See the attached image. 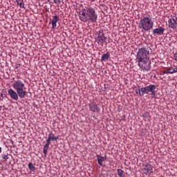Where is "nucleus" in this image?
I'll use <instances>...</instances> for the list:
<instances>
[{"label":"nucleus","instance_id":"nucleus-12","mask_svg":"<svg viewBox=\"0 0 177 177\" xmlns=\"http://www.w3.org/2000/svg\"><path fill=\"white\" fill-rule=\"evenodd\" d=\"M59 16L55 15L53 17V20L51 21L52 27L51 28L55 29L56 28L57 22L59 21Z\"/></svg>","mask_w":177,"mask_h":177},{"label":"nucleus","instance_id":"nucleus-27","mask_svg":"<svg viewBox=\"0 0 177 177\" xmlns=\"http://www.w3.org/2000/svg\"><path fill=\"white\" fill-rule=\"evenodd\" d=\"M1 97H6V94L1 93Z\"/></svg>","mask_w":177,"mask_h":177},{"label":"nucleus","instance_id":"nucleus-16","mask_svg":"<svg viewBox=\"0 0 177 177\" xmlns=\"http://www.w3.org/2000/svg\"><path fill=\"white\" fill-rule=\"evenodd\" d=\"M117 173L119 177H125V175L124 174V170L121 169H118Z\"/></svg>","mask_w":177,"mask_h":177},{"label":"nucleus","instance_id":"nucleus-9","mask_svg":"<svg viewBox=\"0 0 177 177\" xmlns=\"http://www.w3.org/2000/svg\"><path fill=\"white\" fill-rule=\"evenodd\" d=\"M106 39L107 37L104 36V33L103 32H100L96 37V41L97 42L98 45H100V44L103 45V44L106 42Z\"/></svg>","mask_w":177,"mask_h":177},{"label":"nucleus","instance_id":"nucleus-30","mask_svg":"<svg viewBox=\"0 0 177 177\" xmlns=\"http://www.w3.org/2000/svg\"><path fill=\"white\" fill-rule=\"evenodd\" d=\"M19 66H20V65H17V66H16V68H19Z\"/></svg>","mask_w":177,"mask_h":177},{"label":"nucleus","instance_id":"nucleus-25","mask_svg":"<svg viewBox=\"0 0 177 177\" xmlns=\"http://www.w3.org/2000/svg\"><path fill=\"white\" fill-rule=\"evenodd\" d=\"M163 74H169V69L167 68V70L162 72Z\"/></svg>","mask_w":177,"mask_h":177},{"label":"nucleus","instance_id":"nucleus-10","mask_svg":"<svg viewBox=\"0 0 177 177\" xmlns=\"http://www.w3.org/2000/svg\"><path fill=\"white\" fill-rule=\"evenodd\" d=\"M8 93L11 99H13V100H19V94L17 93V91L16 92L12 88H10L8 90Z\"/></svg>","mask_w":177,"mask_h":177},{"label":"nucleus","instance_id":"nucleus-2","mask_svg":"<svg viewBox=\"0 0 177 177\" xmlns=\"http://www.w3.org/2000/svg\"><path fill=\"white\" fill-rule=\"evenodd\" d=\"M136 62L138 63V66L142 71H150L151 68V62L149 58V51L145 48L138 49L136 55Z\"/></svg>","mask_w":177,"mask_h":177},{"label":"nucleus","instance_id":"nucleus-14","mask_svg":"<svg viewBox=\"0 0 177 177\" xmlns=\"http://www.w3.org/2000/svg\"><path fill=\"white\" fill-rule=\"evenodd\" d=\"M169 68V74H175L177 73V65H173V68Z\"/></svg>","mask_w":177,"mask_h":177},{"label":"nucleus","instance_id":"nucleus-18","mask_svg":"<svg viewBox=\"0 0 177 177\" xmlns=\"http://www.w3.org/2000/svg\"><path fill=\"white\" fill-rule=\"evenodd\" d=\"M16 2L17 3L18 6H19V8H24V1H23V0H16Z\"/></svg>","mask_w":177,"mask_h":177},{"label":"nucleus","instance_id":"nucleus-22","mask_svg":"<svg viewBox=\"0 0 177 177\" xmlns=\"http://www.w3.org/2000/svg\"><path fill=\"white\" fill-rule=\"evenodd\" d=\"M50 142H52V140L48 138L46 140V143L45 144L44 146L49 147V145H50Z\"/></svg>","mask_w":177,"mask_h":177},{"label":"nucleus","instance_id":"nucleus-26","mask_svg":"<svg viewBox=\"0 0 177 177\" xmlns=\"http://www.w3.org/2000/svg\"><path fill=\"white\" fill-rule=\"evenodd\" d=\"M174 59L176 62H177V52L174 55Z\"/></svg>","mask_w":177,"mask_h":177},{"label":"nucleus","instance_id":"nucleus-1","mask_svg":"<svg viewBox=\"0 0 177 177\" xmlns=\"http://www.w3.org/2000/svg\"><path fill=\"white\" fill-rule=\"evenodd\" d=\"M78 17L82 23H96L97 21V12L96 8L91 6L82 7L79 10Z\"/></svg>","mask_w":177,"mask_h":177},{"label":"nucleus","instance_id":"nucleus-15","mask_svg":"<svg viewBox=\"0 0 177 177\" xmlns=\"http://www.w3.org/2000/svg\"><path fill=\"white\" fill-rule=\"evenodd\" d=\"M51 142H55V140H57L58 138L57 137H55V134L50 133V134L48 135V138Z\"/></svg>","mask_w":177,"mask_h":177},{"label":"nucleus","instance_id":"nucleus-19","mask_svg":"<svg viewBox=\"0 0 177 177\" xmlns=\"http://www.w3.org/2000/svg\"><path fill=\"white\" fill-rule=\"evenodd\" d=\"M28 167L30 169V171H32V172H34V171H35V167L34 166V165L31 162H29L28 165Z\"/></svg>","mask_w":177,"mask_h":177},{"label":"nucleus","instance_id":"nucleus-8","mask_svg":"<svg viewBox=\"0 0 177 177\" xmlns=\"http://www.w3.org/2000/svg\"><path fill=\"white\" fill-rule=\"evenodd\" d=\"M88 107L90 111H91L92 113H99V111H100V107H99L97 104H96V102H95L89 103Z\"/></svg>","mask_w":177,"mask_h":177},{"label":"nucleus","instance_id":"nucleus-7","mask_svg":"<svg viewBox=\"0 0 177 177\" xmlns=\"http://www.w3.org/2000/svg\"><path fill=\"white\" fill-rule=\"evenodd\" d=\"M168 26L169 28L175 30L177 28V17L174 16L168 20Z\"/></svg>","mask_w":177,"mask_h":177},{"label":"nucleus","instance_id":"nucleus-13","mask_svg":"<svg viewBox=\"0 0 177 177\" xmlns=\"http://www.w3.org/2000/svg\"><path fill=\"white\" fill-rule=\"evenodd\" d=\"M96 157L97 163L99 164V165H100V167L103 165V161H106V160H107V158L106 156H100V155H97Z\"/></svg>","mask_w":177,"mask_h":177},{"label":"nucleus","instance_id":"nucleus-31","mask_svg":"<svg viewBox=\"0 0 177 177\" xmlns=\"http://www.w3.org/2000/svg\"><path fill=\"white\" fill-rule=\"evenodd\" d=\"M11 142L13 143V140H11Z\"/></svg>","mask_w":177,"mask_h":177},{"label":"nucleus","instance_id":"nucleus-28","mask_svg":"<svg viewBox=\"0 0 177 177\" xmlns=\"http://www.w3.org/2000/svg\"><path fill=\"white\" fill-rule=\"evenodd\" d=\"M136 93L137 95H139V89L136 91Z\"/></svg>","mask_w":177,"mask_h":177},{"label":"nucleus","instance_id":"nucleus-6","mask_svg":"<svg viewBox=\"0 0 177 177\" xmlns=\"http://www.w3.org/2000/svg\"><path fill=\"white\" fill-rule=\"evenodd\" d=\"M142 172L145 175H150V174H153V166L150 164L142 165Z\"/></svg>","mask_w":177,"mask_h":177},{"label":"nucleus","instance_id":"nucleus-24","mask_svg":"<svg viewBox=\"0 0 177 177\" xmlns=\"http://www.w3.org/2000/svg\"><path fill=\"white\" fill-rule=\"evenodd\" d=\"M3 160H5L6 161V160H9V156H8V155H5V154H3L1 156Z\"/></svg>","mask_w":177,"mask_h":177},{"label":"nucleus","instance_id":"nucleus-11","mask_svg":"<svg viewBox=\"0 0 177 177\" xmlns=\"http://www.w3.org/2000/svg\"><path fill=\"white\" fill-rule=\"evenodd\" d=\"M164 31H165V28L162 26L156 28L152 30L153 34L154 35H164Z\"/></svg>","mask_w":177,"mask_h":177},{"label":"nucleus","instance_id":"nucleus-29","mask_svg":"<svg viewBox=\"0 0 177 177\" xmlns=\"http://www.w3.org/2000/svg\"><path fill=\"white\" fill-rule=\"evenodd\" d=\"M0 153H2V147H0Z\"/></svg>","mask_w":177,"mask_h":177},{"label":"nucleus","instance_id":"nucleus-21","mask_svg":"<svg viewBox=\"0 0 177 177\" xmlns=\"http://www.w3.org/2000/svg\"><path fill=\"white\" fill-rule=\"evenodd\" d=\"M48 149H49V147H46V146H44V150H43V153L45 156H46V154H48Z\"/></svg>","mask_w":177,"mask_h":177},{"label":"nucleus","instance_id":"nucleus-3","mask_svg":"<svg viewBox=\"0 0 177 177\" xmlns=\"http://www.w3.org/2000/svg\"><path fill=\"white\" fill-rule=\"evenodd\" d=\"M12 88L16 91L20 99H24L27 96L26 84L23 81L20 80H15L12 84Z\"/></svg>","mask_w":177,"mask_h":177},{"label":"nucleus","instance_id":"nucleus-17","mask_svg":"<svg viewBox=\"0 0 177 177\" xmlns=\"http://www.w3.org/2000/svg\"><path fill=\"white\" fill-rule=\"evenodd\" d=\"M109 57H110V53H106V54L102 55V60L103 62H104V61L107 60V59H109Z\"/></svg>","mask_w":177,"mask_h":177},{"label":"nucleus","instance_id":"nucleus-20","mask_svg":"<svg viewBox=\"0 0 177 177\" xmlns=\"http://www.w3.org/2000/svg\"><path fill=\"white\" fill-rule=\"evenodd\" d=\"M143 118H146L147 120H149L150 118V113L148 111H146L142 115Z\"/></svg>","mask_w":177,"mask_h":177},{"label":"nucleus","instance_id":"nucleus-5","mask_svg":"<svg viewBox=\"0 0 177 177\" xmlns=\"http://www.w3.org/2000/svg\"><path fill=\"white\" fill-rule=\"evenodd\" d=\"M156 85L150 84L145 87H142L139 88L140 96H143L144 95H151L152 97H156Z\"/></svg>","mask_w":177,"mask_h":177},{"label":"nucleus","instance_id":"nucleus-4","mask_svg":"<svg viewBox=\"0 0 177 177\" xmlns=\"http://www.w3.org/2000/svg\"><path fill=\"white\" fill-rule=\"evenodd\" d=\"M153 26L154 21H153L151 16L149 15L148 17H142L140 18L138 28H141V30H144V31H150Z\"/></svg>","mask_w":177,"mask_h":177},{"label":"nucleus","instance_id":"nucleus-23","mask_svg":"<svg viewBox=\"0 0 177 177\" xmlns=\"http://www.w3.org/2000/svg\"><path fill=\"white\" fill-rule=\"evenodd\" d=\"M54 3H56V5H60L62 2H63V0H53Z\"/></svg>","mask_w":177,"mask_h":177}]
</instances>
